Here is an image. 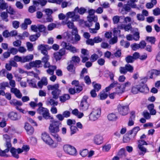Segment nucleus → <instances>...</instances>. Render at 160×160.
<instances>
[{"label": "nucleus", "mask_w": 160, "mask_h": 160, "mask_svg": "<svg viewBox=\"0 0 160 160\" xmlns=\"http://www.w3.org/2000/svg\"><path fill=\"white\" fill-rule=\"evenodd\" d=\"M121 20H122V22L119 21L118 26V28L123 29L126 31H128L132 27L131 24L129 23L127 25L125 24L131 22V18L128 16L126 17L122 16L121 18Z\"/></svg>", "instance_id": "1"}, {"label": "nucleus", "mask_w": 160, "mask_h": 160, "mask_svg": "<svg viewBox=\"0 0 160 160\" xmlns=\"http://www.w3.org/2000/svg\"><path fill=\"white\" fill-rule=\"evenodd\" d=\"M113 88H114L116 94L119 95L122 94L125 92L122 87V84L119 83L116 81L114 82L111 83L109 86L106 88V91L108 92Z\"/></svg>", "instance_id": "2"}, {"label": "nucleus", "mask_w": 160, "mask_h": 160, "mask_svg": "<svg viewBox=\"0 0 160 160\" xmlns=\"http://www.w3.org/2000/svg\"><path fill=\"white\" fill-rule=\"evenodd\" d=\"M51 123L49 127V131L51 135L57 133L60 131L59 127H61V123L59 121L51 120Z\"/></svg>", "instance_id": "3"}, {"label": "nucleus", "mask_w": 160, "mask_h": 160, "mask_svg": "<svg viewBox=\"0 0 160 160\" xmlns=\"http://www.w3.org/2000/svg\"><path fill=\"white\" fill-rule=\"evenodd\" d=\"M138 0H130L128 2L127 4L124 5L121 11V12L123 14H126L127 12L130 11L131 8H136L137 7L136 5L135 2H137Z\"/></svg>", "instance_id": "4"}, {"label": "nucleus", "mask_w": 160, "mask_h": 160, "mask_svg": "<svg viewBox=\"0 0 160 160\" xmlns=\"http://www.w3.org/2000/svg\"><path fill=\"white\" fill-rule=\"evenodd\" d=\"M49 90H52V94L53 98L57 99L61 94V90L59 89V85L56 84L53 85H49L47 87Z\"/></svg>", "instance_id": "5"}, {"label": "nucleus", "mask_w": 160, "mask_h": 160, "mask_svg": "<svg viewBox=\"0 0 160 160\" xmlns=\"http://www.w3.org/2000/svg\"><path fill=\"white\" fill-rule=\"evenodd\" d=\"M41 138L43 141L50 147L53 148H55L57 147V143L54 142V141L48 133L46 132L42 133V134Z\"/></svg>", "instance_id": "6"}, {"label": "nucleus", "mask_w": 160, "mask_h": 160, "mask_svg": "<svg viewBox=\"0 0 160 160\" xmlns=\"http://www.w3.org/2000/svg\"><path fill=\"white\" fill-rule=\"evenodd\" d=\"M38 112L39 114L42 115L45 119H53V116L50 115L49 110L47 108L40 107L38 110Z\"/></svg>", "instance_id": "7"}, {"label": "nucleus", "mask_w": 160, "mask_h": 160, "mask_svg": "<svg viewBox=\"0 0 160 160\" xmlns=\"http://www.w3.org/2000/svg\"><path fill=\"white\" fill-rule=\"evenodd\" d=\"M138 153L140 156H143L145 154L148 152V150L146 148L143 146L144 145H148L147 143L143 140H139L138 141Z\"/></svg>", "instance_id": "8"}, {"label": "nucleus", "mask_w": 160, "mask_h": 160, "mask_svg": "<svg viewBox=\"0 0 160 160\" xmlns=\"http://www.w3.org/2000/svg\"><path fill=\"white\" fill-rule=\"evenodd\" d=\"M101 114V109L99 108H95L92 109L89 115L90 120L95 121L97 120L100 116Z\"/></svg>", "instance_id": "9"}, {"label": "nucleus", "mask_w": 160, "mask_h": 160, "mask_svg": "<svg viewBox=\"0 0 160 160\" xmlns=\"http://www.w3.org/2000/svg\"><path fill=\"white\" fill-rule=\"evenodd\" d=\"M63 149L67 154L74 155L76 153V150L73 146L69 144H66L63 146Z\"/></svg>", "instance_id": "10"}, {"label": "nucleus", "mask_w": 160, "mask_h": 160, "mask_svg": "<svg viewBox=\"0 0 160 160\" xmlns=\"http://www.w3.org/2000/svg\"><path fill=\"white\" fill-rule=\"evenodd\" d=\"M61 45L63 48H65L66 49L69 50L73 53H75L78 51V49L69 43L62 42L61 43Z\"/></svg>", "instance_id": "11"}, {"label": "nucleus", "mask_w": 160, "mask_h": 160, "mask_svg": "<svg viewBox=\"0 0 160 160\" xmlns=\"http://www.w3.org/2000/svg\"><path fill=\"white\" fill-rule=\"evenodd\" d=\"M88 98V96H86L83 97L79 106V108L81 110L83 111L88 109L89 106L88 103L87 102Z\"/></svg>", "instance_id": "12"}, {"label": "nucleus", "mask_w": 160, "mask_h": 160, "mask_svg": "<svg viewBox=\"0 0 160 160\" xmlns=\"http://www.w3.org/2000/svg\"><path fill=\"white\" fill-rule=\"evenodd\" d=\"M10 103L12 105L15 106L16 109L19 110L20 112L23 113H26V111L19 107V106H21L22 105V103L21 102L15 99H14L11 100L10 101Z\"/></svg>", "instance_id": "13"}, {"label": "nucleus", "mask_w": 160, "mask_h": 160, "mask_svg": "<svg viewBox=\"0 0 160 160\" xmlns=\"http://www.w3.org/2000/svg\"><path fill=\"white\" fill-rule=\"evenodd\" d=\"M118 112L122 115H126L128 113L129 108L128 106L119 104L118 106Z\"/></svg>", "instance_id": "14"}, {"label": "nucleus", "mask_w": 160, "mask_h": 160, "mask_svg": "<svg viewBox=\"0 0 160 160\" xmlns=\"http://www.w3.org/2000/svg\"><path fill=\"white\" fill-rule=\"evenodd\" d=\"M75 11L69 12L66 13V20H68L69 18H72V22L77 21L79 19V15L75 14Z\"/></svg>", "instance_id": "15"}, {"label": "nucleus", "mask_w": 160, "mask_h": 160, "mask_svg": "<svg viewBox=\"0 0 160 160\" xmlns=\"http://www.w3.org/2000/svg\"><path fill=\"white\" fill-rule=\"evenodd\" d=\"M88 21H85L84 25L87 27H91L93 23L92 21L96 22L98 21V17L97 16L91 17V16H88L87 17Z\"/></svg>", "instance_id": "16"}, {"label": "nucleus", "mask_w": 160, "mask_h": 160, "mask_svg": "<svg viewBox=\"0 0 160 160\" xmlns=\"http://www.w3.org/2000/svg\"><path fill=\"white\" fill-rule=\"evenodd\" d=\"M103 138L101 134H98L95 135L93 138L94 143L97 145H100L103 142Z\"/></svg>", "instance_id": "17"}, {"label": "nucleus", "mask_w": 160, "mask_h": 160, "mask_svg": "<svg viewBox=\"0 0 160 160\" xmlns=\"http://www.w3.org/2000/svg\"><path fill=\"white\" fill-rule=\"evenodd\" d=\"M113 32L114 35V37L110 40L109 43L110 44H114L117 42V36L119 35L120 31L118 30L117 28H114L113 30Z\"/></svg>", "instance_id": "18"}, {"label": "nucleus", "mask_w": 160, "mask_h": 160, "mask_svg": "<svg viewBox=\"0 0 160 160\" xmlns=\"http://www.w3.org/2000/svg\"><path fill=\"white\" fill-rule=\"evenodd\" d=\"M38 50H40L41 53L43 55L47 54V50L49 49L48 46L47 45L41 44L38 47Z\"/></svg>", "instance_id": "19"}, {"label": "nucleus", "mask_w": 160, "mask_h": 160, "mask_svg": "<svg viewBox=\"0 0 160 160\" xmlns=\"http://www.w3.org/2000/svg\"><path fill=\"white\" fill-rule=\"evenodd\" d=\"M147 75L150 78H153L154 75H160V70H159L156 69L151 70L148 72Z\"/></svg>", "instance_id": "20"}, {"label": "nucleus", "mask_w": 160, "mask_h": 160, "mask_svg": "<svg viewBox=\"0 0 160 160\" xmlns=\"http://www.w3.org/2000/svg\"><path fill=\"white\" fill-rule=\"evenodd\" d=\"M8 117L10 119L12 120H17L20 119V116L17 112H12L9 113Z\"/></svg>", "instance_id": "21"}, {"label": "nucleus", "mask_w": 160, "mask_h": 160, "mask_svg": "<svg viewBox=\"0 0 160 160\" xmlns=\"http://www.w3.org/2000/svg\"><path fill=\"white\" fill-rule=\"evenodd\" d=\"M24 128L28 134L31 135L34 132V128L28 123H25Z\"/></svg>", "instance_id": "22"}, {"label": "nucleus", "mask_w": 160, "mask_h": 160, "mask_svg": "<svg viewBox=\"0 0 160 160\" xmlns=\"http://www.w3.org/2000/svg\"><path fill=\"white\" fill-rule=\"evenodd\" d=\"M3 139L6 142V144L8 148H10L11 146V139L10 136L7 134H3L2 136Z\"/></svg>", "instance_id": "23"}, {"label": "nucleus", "mask_w": 160, "mask_h": 160, "mask_svg": "<svg viewBox=\"0 0 160 160\" xmlns=\"http://www.w3.org/2000/svg\"><path fill=\"white\" fill-rule=\"evenodd\" d=\"M73 22L72 20L71 21L68 20H65L62 21L61 23L63 25H67L69 28L72 29L75 27L74 25Z\"/></svg>", "instance_id": "24"}, {"label": "nucleus", "mask_w": 160, "mask_h": 160, "mask_svg": "<svg viewBox=\"0 0 160 160\" xmlns=\"http://www.w3.org/2000/svg\"><path fill=\"white\" fill-rule=\"evenodd\" d=\"M11 92L14 93L15 96L19 98H21L22 97V94L20 91L16 88H12L11 89Z\"/></svg>", "instance_id": "25"}, {"label": "nucleus", "mask_w": 160, "mask_h": 160, "mask_svg": "<svg viewBox=\"0 0 160 160\" xmlns=\"http://www.w3.org/2000/svg\"><path fill=\"white\" fill-rule=\"evenodd\" d=\"M130 114L131 116L129 119L128 123V125L129 126H132L133 125L135 117L134 112H131Z\"/></svg>", "instance_id": "26"}, {"label": "nucleus", "mask_w": 160, "mask_h": 160, "mask_svg": "<svg viewBox=\"0 0 160 160\" xmlns=\"http://www.w3.org/2000/svg\"><path fill=\"white\" fill-rule=\"evenodd\" d=\"M10 152L13 157L17 159L19 158V156L18 154L20 153L18 152V148L16 149L14 148H12L10 149Z\"/></svg>", "instance_id": "27"}, {"label": "nucleus", "mask_w": 160, "mask_h": 160, "mask_svg": "<svg viewBox=\"0 0 160 160\" xmlns=\"http://www.w3.org/2000/svg\"><path fill=\"white\" fill-rule=\"evenodd\" d=\"M33 58V55L32 54H29L26 56H23L22 57V63H24L31 61L32 60Z\"/></svg>", "instance_id": "28"}, {"label": "nucleus", "mask_w": 160, "mask_h": 160, "mask_svg": "<svg viewBox=\"0 0 160 160\" xmlns=\"http://www.w3.org/2000/svg\"><path fill=\"white\" fill-rule=\"evenodd\" d=\"M72 113L79 118H82L84 116L83 113L82 112H79L77 109H75L72 110Z\"/></svg>", "instance_id": "29"}, {"label": "nucleus", "mask_w": 160, "mask_h": 160, "mask_svg": "<svg viewBox=\"0 0 160 160\" xmlns=\"http://www.w3.org/2000/svg\"><path fill=\"white\" fill-rule=\"evenodd\" d=\"M42 61L39 60H37L30 62V65L32 67L39 68L41 65Z\"/></svg>", "instance_id": "30"}, {"label": "nucleus", "mask_w": 160, "mask_h": 160, "mask_svg": "<svg viewBox=\"0 0 160 160\" xmlns=\"http://www.w3.org/2000/svg\"><path fill=\"white\" fill-rule=\"evenodd\" d=\"M30 149V147L28 145H24L22 147V148H18V151L19 153H21L23 152H27Z\"/></svg>", "instance_id": "31"}, {"label": "nucleus", "mask_w": 160, "mask_h": 160, "mask_svg": "<svg viewBox=\"0 0 160 160\" xmlns=\"http://www.w3.org/2000/svg\"><path fill=\"white\" fill-rule=\"evenodd\" d=\"M47 2L46 0H38V1H33L34 5L37 6L40 4L42 6L45 5Z\"/></svg>", "instance_id": "32"}, {"label": "nucleus", "mask_w": 160, "mask_h": 160, "mask_svg": "<svg viewBox=\"0 0 160 160\" xmlns=\"http://www.w3.org/2000/svg\"><path fill=\"white\" fill-rule=\"evenodd\" d=\"M140 128L139 127H134L132 130L129 132V133L132 135L134 138L136 136L138 132L140 130Z\"/></svg>", "instance_id": "33"}, {"label": "nucleus", "mask_w": 160, "mask_h": 160, "mask_svg": "<svg viewBox=\"0 0 160 160\" xmlns=\"http://www.w3.org/2000/svg\"><path fill=\"white\" fill-rule=\"evenodd\" d=\"M108 118L110 121H115L118 119V117L115 114L111 113L108 116Z\"/></svg>", "instance_id": "34"}, {"label": "nucleus", "mask_w": 160, "mask_h": 160, "mask_svg": "<svg viewBox=\"0 0 160 160\" xmlns=\"http://www.w3.org/2000/svg\"><path fill=\"white\" fill-rule=\"evenodd\" d=\"M53 137L54 139V142L58 143L62 141V139L60 137L57 133L51 135Z\"/></svg>", "instance_id": "35"}, {"label": "nucleus", "mask_w": 160, "mask_h": 160, "mask_svg": "<svg viewBox=\"0 0 160 160\" xmlns=\"http://www.w3.org/2000/svg\"><path fill=\"white\" fill-rule=\"evenodd\" d=\"M57 67L56 66H52L49 68L47 70V72L50 75H53L54 74V70Z\"/></svg>", "instance_id": "36"}, {"label": "nucleus", "mask_w": 160, "mask_h": 160, "mask_svg": "<svg viewBox=\"0 0 160 160\" xmlns=\"http://www.w3.org/2000/svg\"><path fill=\"white\" fill-rule=\"evenodd\" d=\"M77 11L79 14L82 15L85 12L86 9L84 8H79L78 7H77L75 8L74 11L76 12Z\"/></svg>", "instance_id": "37"}, {"label": "nucleus", "mask_w": 160, "mask_h": 160, "mask_svg": "<svg viewBox=\"0 0 160 160\" xmlns=\"http://www.w3.org/2000/svg\"><path fill=\"white\" fill-rule=\"evenodd\" d=\"M9 148H8L4 150H2L0 149V156L3 157H8V156L7 154V153L9 151Z\"/></svg>", "instance_id": "38"}, {"label": "nucleus", "mask_w": 160, "mask_h": 160, "mask_svg": "<svg viewBox=\"0 0 160 160\" xmlns=\"http://www.w3.org/2000/svg\"><path fill=\"white\" fill-rule=\"evenodd\" d=\"M40 35L39 33H37L35 35H31L29 38V40L31 42L35 41L38 39L40 36Z\"/></svg>", "instance_id": "39"}, {"label": "nucleus", "mask_w": 160, "mask_h": 160, "mask_svg": "<svg viewBox=\"0 0 160 160\" xmlns=\"http://www.w3.org/2000/svg\"><path fill=\"white\" fill-rule=\"evenodd\" d=\"M29 86L33 88H36L37 87V81L34 79L28 80Z\"/></svg>", "instance_id": "40"}, {"label": "nucleus", "mask_w": 160, "mask_h": 160, "mask_svg": "<svg viewBox=\"0 0 160 160\" xmlns=\"http://www.w3.org/2000/svg\"><path fill=\"white\" fill-rule=\"evenodd\" d=\"M139 92H146L149 90L148 88L145 85H143L141 87V86L139 85Z\"/></svg>", "instance_id": "41"}, {"label": "nucleus", "mask_w": 160, "mask_h": 160, "mask_svg": "<svg viewBox=\"0 0 160 160\" xmlns=\"http://www.w3.org/2000/svg\"><path fill=\"white\" fill-rule=\"evenodd\" d=\"M70 97L68 94H65L60 97V100L62 102H64L69 99Z\"/></svg>", "instance_id": "42"}, {"label": "nucleus", "mask_w": 160, "mask_h": 160, "mask_svg": "<svg viewBox=\"0 0 160 160\" xmlns=\"http://www.w3.org/2000/svg\"><path fill=\"white\" fill-rule=\"evenodd\" d=\"M122 84V87L125 91L126 90H128L131 86V83L130 82L128 81L125 83H123Z\"/></svg>", "instance_id": "43"}, {"label": "nucleus", "mask_w": 160, "mask_h": 160, "mask_svg": "<svg viewBox=\"0 0 160 160\" xmlns=\"http://www.w3.org/2000/svg\"><path fill=\"white\" fill-rule=\"evenodd\" d=\"M139 85H137L132 87V92L134 94H136L139 92Z\"/></svg>", "instance_id": "44"}, {"label": "nucleus", "mask_w": 160, "mask_h": 160, "mask_svg": "<svg viewBox=\"0 0 160 160\" xmlns=\"http://www.w3.org/2000/svg\"><path fill=\"white\" fill-rule=\"evenodd\" d=\"M7 4L4 0H0V8L1 9L4 10L7 8Z\"/></svg>", "instance_id": "45"}, {"label": "nucleus", "mask_w": 160, "mask_h": 160, "mask_svg": "<svg viewBox=\"0 0 160 160\" xmlns=\"http://www.w3.org/2000/svg\"><path fill=\"white\" fill-rule=\"evenodd\" d=\"M71 134L72 135L76 133L78 131V129L77 127L72 125L70 127Z\"/></svg>", "instance_id": "46"}, {"label": "nucleus", "mask_w": 160, "mask_h": 160, "mask_svg": "<svg viewBox=\"0 0 160 160\" xmlns=\"http://www.w3.org/2000/svg\"><path fill=\"white\" fill-rule=\"evenodd\" d=\"M26 46L28 50L29 51H32L34 49L33 44L29 42H27L26 43Z\"/></svg>", "instance_id": "47"}, {"label": "nucleus", "mask_w": 160, "mask_h": 160, "mask_svg": "<svg viewBox=\"0 0 160 160\" xmlns=\"http://www.w3.org/2000/svg\"><path fill=\"white\" fill-rule=\"evenodd\" d=\"M111 145L110 144H105L102 147V150L103 152H108L110 149Z\"/></svg>", "instance_id": "48"}, {"label": "nucleus", "mask_w": 160, "mask_h": 160, "mask_svg": "<svg viewBox=\"0 0 160 160\" xmlns=\"http://www.w3.org/2000/svg\"><path fill=\"white\" fill-rule=\"evenodd\" d=\"M120 44L124 47L127 48L130 46V43L122 40L120 41Z\"/></svg>", "instance_id": "49"}, {"label": "nucleus", "mask_w": 160, "mask_h": 160, "mask_svg": "<svg viewBox=\"0 0 160 160\" xmlns=\"http://www.w3.org/2000/svg\"><path fill=\"white\" fill-rule=\"evenodd\" d=\"M121 17H119L118 16H114L112 20L113 23L114 24H117L118 22L120 21H122V20H121Z\"/></svg>", "instance_id": "50"}, {"label": "nucleus", "mask_w": 160, "mask_h": 160, "mask_svg": "<svg viewBox=\"0 0 160 160\" xmlns=\"http://www.w3.org/2000/svg\"><path fill=\"white\" fill-rule=\"evenodd\" d=\"M47 104H50L52 106H57L58 104V102L55 101L53 99L51 98L48 100Z\"/></svg>", "instance_id": "51"}, {"label": "nucleus", "mask_w": 160, "mask_h": 160, "mask_svg": "<svg viewBox=\"0 0 160 160\" xmlns=\"http://www.w3.org/2000/svg\"><path fill=\"white\" fill-rule=\"evenodd\" d=\"M125 149L124 148H122L119 151L118 155L121 158L123 156H125Z\"/></svg>", "instance_id": "52"}, {"label": "nucleus", "mask_w": 160, "mask_h": 160, "mask_svg": "<svg viewBox=\"0 0 160 160\" xmlns=\"http://www.w3.org/2000/svg\"><path fill=\"white\" fill-rule=\"evenodd\" d=\"M7 11L9 14L13 15L15 12L13 8L10 6L7 7Z\"/></svg>", "instance_id": "53"}, {"label": "nucleus", "mask_w": 160, "mask_h": 160, "mask_svg": "<svg viewBox=\"0 0 160 160\" xmlns=\"http://www.w3.org/2000/svg\"><path fill=\"white\" fill-rule=\"evenodd\" d=\"M1 16L2 18L6 22L8 21V20L7 18L8 15L7 12H2L1 14Z\"/></svg>", "instance_id": "54"}, {"label": "nucleus", "mask_w": 160, "mask_h": 160, "mask_svg": "<svg viewBox=\"0 0 160 160\" xmlns=\"http://www.w3.org/2000/svg\"><path fill=\"white\" fill-rule=\"evenodd\" d=\"M67 69L69 72L73 73H74L75 71V68L72 64H70L67 67Z\"/></svg>", "instance_id": "55"}, {"label": "nucleus", "mask_w": 160, "mask_h": 160, "mask_svg": "<svg viewBox=\"0 0 160 160\" xmlns=\"http://www.w3.org/2000/svg\"><path fill=\"white\" fill-rule=\"evenodd\" d=\"M61 7L62 8H66L68 6H69L71 5V3L69 2L66 1L62 2L61 3Z\"/></svg>", "instance_id": "56"}, {"label": "nucleus", "mask_w": 160, "mask_h": 160, "mask_svg": "<svg viewBox=\"0 0 160 160\" xmlns=\"http://www.w3.org/2000/svg\"><path fill=\"white\" fill-rule=\"evenodd\" d=\"M54 57L57 61L60 60L62 58V56L58 52L54 54Z\"/></svg>", "instance_id": "57"}, {"label": "nucleus", "mask_w": 160, "mask_h": 160, "mask_svg": "<svg viewBox=\"0 0 160 160\" xmlns=\"http://www.w3.org/2000/svg\"><path fill=\"white\" fill-rule=\"evenodd\" d=\"M56 27V24L54 23H52L49 24L48 26V29L49 31L52 30Z\"/></svg>", "instance_id": "58"}, {"label": "nucleus", "mask_w": 160, "mask_h": 160, "mask_svg": "<svg viewBox=\"0 0 160 160\" xmlns=\"http://www.w3.org/2000/svg\"><path fill=\"white\" fill-rule=\"evenodd\" d=\"M8 83L7 82H3L1 83L0 85V89L2 90L5 89V88L8 86Z\"/></svg>", "instance_id": "59"}, {"label": "nucleus", "mask_w": 160, "mask_h": 160, "mask_svg": "<svg viewBox=\"0 0 160 160\" xmlns=\"http://www.w3.org/2000/svg\"><path fill=\"white\" fill-rule=\"evenodd\" d=\"M146 39L149 42L152 44H154L155 41V38L153 37H147Z\"/></svg>", "instance_id": "60"}, {"label": "nucleus", "mask_w": 160, "mask_h": 160, "mask_svg": "<svg viewBox=\"0 0 160 160\" xmlns=\"http://www.w3.org/2000/svg\"><path fill=\"white\" fill-rule=\"evenodd\" d=\"M72 61L75 63H78L80 61V59L78 57L74 56L72 57Z\"/></svg>", "instance_id": "61"}, {"label": "nucleus", "mask_w": 160, "mask_h": 160, "mask_svg": "<svg viewBox=\"0 0 160 160\" xmlns=\"http://www.w3.org/2000/svg\"><path fill=\"white\" fill-rule=\"evenodd\" d=\"M125 59L128 63H132L134 60L133 57L131 56H128Z\"/></svg>", "instance_id": "62"}, {"label": "nucleus", "mask_w": 160, "mask_h": 160, "mask_svg": "<svg viewBox=\"0 0 160 160\" xmlns=\"http://www.w3.org/2000/svg\"><path fill=\"white\" fill-rule=\"evenodd\" d=\"M131 47L132 49L134 51H136L140 48L139 44L135 43L132 44L131 45Z\"/></svg>", "instance_id": "63"}, {"label": "nucleus", "mask_w": 160, "mask_h": 160, "mask_svg": "<svg viewBox=\"0 0 160 160\" xmlns=\"http://www.w3.org/2000/svg\"><path fill=\"white\" fill-rule=\"evenodd\" d=\"M126 68L127 69V71H129L131 72H133V67L129 64H127L126 65Z\"/></svg>", "instance_id": "64"}]
</instances>
